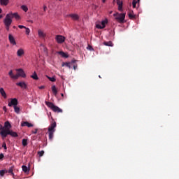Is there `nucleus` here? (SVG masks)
I'll return each instance as SVG.
<instances>
[{"instance_id": "obj_38", "label": "nucleus", "mask_w": 179, "mask_h": 179, "mask_svg": "<svg viewBox=\"0 0 179 179\" xmlns=\"http://www.w3.org/2000/svg\"><path fill=\"white\" fill-rule=\"evenodd\" d=\"M2 148H3V149L5 150H6V149H8V148L6 147V143H3V145H2Z\"/></svg>"}, {"instance_id": "obj_5", "label": "nucleus", "mask_w": 179, "mask_h": 179, "mask_svg": "<svg viewBox=\"0 0 179 179\" xmlns=\"http://www.w3.org/2000/svg\"><path fill=\"white\" fill-rule=\"evenodd\" d=\"M10 134V129H3L1 131V136L2 138V139H5V138H6V136H8V135H9Z\"/></svg>"}, {"instance_id": "obj_21", "label": "nucleus", "mask_w": 179, "mask_h": 179, "mask_svg": "<svg viewBox=\"0 0 179 179\" xmlns=\"http://www.w3.org/2000/svg\"><path fill=\"white\" fill-rule=\"evenodd\" d=\"M8 135H10L13 138H17L18 135L17 133L12 131L10 129V134Z\"/></svg>"}, {"instance_id": "obj_30", "label": "nucleus", "mask_w": 179, "mask_h": 179, "mask_svg": "<svg viewBox=\"0 0 179 179\" xmlns=\"http://www.w3.org/2000/svg\"><path fill=\"white\" fill-rule=\"evenodd\" d=\"M21 9H22L24 12H27V10H29V8H27V6H24V5H22L21 6Z\"/></svg>"}, {"instance_id": "obj_25", "label": "nucleus", "mask_w": 179, "mask_h": 179, "mask_svg": "<svg viewBox=\"0 0 179 179\" xmlns=\"http://www.w3.org/2000/svg\"><path fill=\"white\" fill-rule=\"evenodd\" d=\"M31 78H32V79L34 80H38V76H37V73H36V71H34V74L31 76Z\"/></svg>"}, {"instance_id": "obj_16", "label": "nucleus", "mask_w": 179, "mask_h": 179, "mask_svg": "<svg viewBox=\"0 0 179 179\" xmlns=\"http://www.w3.org/2000/svg\"><path fill=\"white\" fill-rule=\"evenodd\" d=\"M38 34L41 38H45V34L41 29L38 30Z\"/></svg>"}, {"instance_id": "obj_9", "label": "nucleus", "mask_w": 179, "mask_h": 179, "mask_svg": "<svg viewBox=\"0 0 179 179\" xmlns=\"http://www.w3.org/2000/svg\"><path fill=\"white\" fill-rule=\"evenodd\" d=\"M107 23H108V21H107V20L101 21V24H96V29H104V27H106V24H107Z\"/></svg>"}, {"instance_id": "obj_2", "label": "nucleus", "mask_w": 179, "mask_h": 179, "mask_svg": "<svg viewBox=\"0 0 179 179\" xmlns=\"http://www.w3.org/2000/svg\"><path fill=\"white\" fill-rule=\"evenodd\" d=\"M55 128H57V122H53L48 127V132L49 135V140L52 141L54 138V132H55Z\"/></svg>"}, {"instance_id": "obj_51", "label": "nucleus", "mask_w": 179, "mask_h": 179, "mask_svg": "<svg viewBox=\"0 0 179 179\" xmlns=\"http://www.w3.org/2000/svg\"><path fill=\"white\" fill-rule=\"evenodd\" d=\"M0 13H2V8H0Z\"/></svg>"}, {"instance_id": "obj_3", "label": "nucleus", "mask_w": 179, "mask_h": 179, "mask_svg": "<svg viewBox=\"0 0 179 179\" xmlns=\"http://www.w3.org/2000/svg\"><path fill=\"white\" fill-rule=\"evenodd\" d=\"M113 16L118 23H125V13H114Z\"/></svg>"}, {"instance_id": "obj_34", "label": "nucleus", "mask_w": 179, "mask_h": 179, "mask_svg": "<svg viewBox=\"0 0 179 179\" xmlns=\"http://www.w3.org/2000/svg\"><path fill=\"white\" fill-rule=\"evenodd\" d=\"M87 49L89 50L90 51H94V49H93V47H92V45H87Z\"/></svg>"}, {"instance_id": "obj_13", "label": "nucleus", "mask_w": 179, "mask_h": 179, "mask_svg": "<svg viewBox=\"0 0 179 179\" xmlns=\"http://www.w3.org/2000/svg\"><path fill=\"white\" fill-rule=\"evenodd\" d=\"M8 40L10 43V44H13V45H16V41H15V38L12 34L8 35Z\"/></svg>"}, {"instance_id": "obj_52", "label": "nucleus", "mask_w": 179, "mask_h": 179, "mask_svg": "<svg viewBox=\"0 0 179 179\" xmlns=\"http://www.w3.org/2000/svg\"><path fill=\"white\" fill-rule=\"evenodd\" d=\"M29 23H33V20H29Z\"/></svg>"}, {"instance_id": "obj_55", "label": "nucleus", "mask_w": 179, "mask_h": 179, "mask_svg": "<svg viewBox=\"0 0 179 179\" xmlns=\"http://www.w3.org/2000/svg\"><path fill=\"white\" fill-rule=\"evenodd\" d=\"M140 0H138V2H139Z\"/></svg>"}, {"instance_id": "obj_6", "label": "nucleus", "mask_w": 179, "mask_h": 179, "mask_svg": "<svg viewBox=\"0 0 179 179\" xmlns=\"http://www.w3.org/2000/svg\"><path fill=\"white\" fill-rule=\"evenodd\" d=\"M55 40L58 44H62L65 41V36L62 35H57Z\"/></svg>"}, {"instance_id": "obj_50", "label": "nucleus", "mask_w": 179, "mask_h": 179, "mask_svg": "<svg viewBox=\"0 0 179 179\" xmlns=\"http://www.w3.org/2000/svg\"><path fill=\"white\" fill-rule=\"evenodd\" d=\"M2 17H3V16H2V15H0V19H2Z\"/></svg>"}, {"instance_id": "obj_19", "label": "nucleus", "mask_w": 179, "mask_h": 179, "mask_svg": "<svg viewBox=\"0 0 179 179\" xmlns=\"http://www.w3.org/2000/svg\"><path fill=\"white\" fill-rule=\"evenodd\" d=\"M69 16L70 17H71V19H73V20H79V15H78L76 14H70Z\"/></svg>"}, {"instance_id": "obj_46", "label": "nucleus", "mask_w": 179, "mask_h": 179, "mask_svg": "<svg viewBox=\"0 0 179 179\" xmlns=\"http://www.w3.org/2000/svg\"><path fill=\"white\" fill-rule=\"evenodd\" d=\"M59 54H61L63 57H65V52H59Z\"/></svg>"}, {"instance_id": "obj_35", "label": "nucleus", "mask_w": 179, "mask_h": 179, "mask_svg": "<svg viewBox=\"0 0 179 179\" xmlns=\"http://www.w3.org/2000/svg\"><path fill=\"white\" fill-rule=\"evenodd\" d=\"M48 78L49 80H50V82H55L57 80L54 77H48Z\"/></svg>"}, {"instance_id": "obj_53", "label": "nucleus", "mask_w": 179, "mask_h": 179, "mask_svg": "<svg viewBox=\"0 0 179 179\" xmlns=\"http://www.w3.org/2000/svg\"><path fill=\"white\" fill-rule=\"evenodd\" d=\"M13 29H16V26H13Z\"/></svg>"}, {"instance_id": "obj_48", "label": "nucleus", "mask_w": 179, "mask_h": 179, "mask_svg": "<svg viewBox=\"0 0 179 179\" xmlns=\"http://www.w3.org/2000/svg\"><path fill=\"white\" fill-rule=\"evenodd\" d=\"M3 111H6V106H3Z\"/></svg>"}, {"instance_id": "obj_28", "label": "nucleus", "mask_w": 179, "mask_h": 179, "mask_svg": "<svg viewBox=\"0 0 179 179\" xmlns=\"http://www.w3.org/2000/svg\"><path fill=\"white\" fill-rule=\"evenodd\" d=\"M8 173H9V174L11 176H15V173H13V166L9 168Z\"/></svg>"}, {"instance_id": "obj_8", "label": "nucleus", "mask_w": 179, "mask_h": 179, "mask_svg": "<svg viewBox=\"0 0 179 179\" xmlns=\"http://www.w3.org/2000/svg\"><path fill=\"white\" fill-rule=\"evenodd\" d=\"M18 102H17V99L16 98H13L10 99V101L8 102V107H12L13 106V107L17 106Z\"/></svg>"}, {"instance_id": "obj_7", "label": "nucleus", "mask_w": 179, "mask_h": 179, "mask_svg": "<svg viewBox=\"0 0 179 179\" xmlns=\"http://www.w3.org/2000/svg\"><path fill=\"white\" fill-rule=\"evenodd\" d=\"M75 62H76V60H72L71 62H63L62 66H66V68L71 69Z\"/></svg>"}, {"instance_id": "obj_11", "label": "nucleus", "mask_w": 179, "mask_h": 179, "mask_svg": "<svg viewBox=\"0 0 179 179\" xmlns=\"http://www.w3.org/2000/svg\"><path fill=\"white\" fill-rule=\"evenodd\" d=\"M8 75H9L10 78H11V79H15V80L19 79V77L20 76L17 73L16 75H14L13 71H12V70H10L8 72Z\"/></svg>"}, {"instance_id": "obj_26", "label": "nucleus", "mask_w": 179, "mask_h": 179, "mask_svg": "<svg viewBox=\"0 0 179 179\" xmlns=\"http://www.w3.org/2000/svg\"><path fill=\"white\" fill-rule=\"evenodd\" d=\"M128 16L129 19H135V17H136V16L134 14V11L129 13Z\"/></svg>"}, {"instance_id": "obj_18", "label": "nucleus", "mask_w": 179, "mask_h": 179, "mask_svg": "<svg viewBox=\"0 0 179 179\" xmlns=\"http://www.w3.org/2000/svg\"><path fill=\"white\" fill-rule=\"evenodd\" d=\"M4 128L6 129H10V128H12V124H10L9 121L5 122Z\"/></svg>"}, {"instance_id": "obj_49", "label": "nucleus", "mask_w": 179, "mask_h": 179, "mask_svg": "<svg viewBox=\"0 0 179 179\" xmlns=\"http://www.w3.org/2000/svg\"><path fill=\"white\" fill-rule=\"evenodd\" d=\"M103 3H106V0H102Z\"/></svg>"}, {"instance_id": "obj_33", "label": "nucleus", "mask_w": 179, "mask_h": 179, "mask_svg": "<svg viewBox=\"0 0 179 179\" xmlns=\"http://www.w3.org/2000/svg\"><path fill=\"white\" fill-rule=\"evenodd\" d=\"M38 155L40 157H43L44 155V150L38 151Z\"/></svg>"}, {"instance_id": "obj_54", "label": "nucleus", "mask_w": 179, "mask_h": 179, "mask_svg": "<svg viewBox=\"0 0 179 179\" xmlns=\"http://www.w3.org/2000/svg\"><path fill=\"white\" fill-rule=\"evenodd\" d=\"M62 94V97H64V94Z\"/></svg>"}, {"instance_id": "obj_56", "label": "nucleus", "mask_w": 179, "mask_h": 179, "mask_svg": "<svg viewBox=\"0 0 179 179\" xmlns=\"http://www.w3.org/2000/svg\"><path fill=\"white\" fill-rule=\"evenodd\" d=\"M110 13H113V12H110Z\"/></svg>"}, {"instance_id": "obj_44", "label": "nucleus", "mask_w": 179, "mask_h": 179, "mask_svg": "<svg viewBox=\"0 0 179 179\" xmlns=\"http://www.w3.org/2000/svg\"><path fill=\"white\" fill-rule=\"evenodd\" d=\"M43 10H44V12H45V10H47V6H45V5L43 6Z\"/></svg>"}, {"instance_id": "obj_24", "label": "nucleus", "mask_w": 179, "mask_h": 179, "mask_svg": "<svg viewBox=\"0 0 179 179\" xmlns=\"http://www.w3.org/2000/svg\"><path fill=\"white\" fill-rule=\"evenodd\" d=\"M103 45H106V47H113L114 45V44L111 41L104 42Z\"/></svg>"}, {"instance_id": "obj_57", "label": "nucleus", "mask_w": 179, "mask_h": 179, "mask_svg": "<svg viewBox=\"0 0 179 179\" xmlns=\"http://www.w3.org/2000/svg\"><path fill=\"white\" fill-rule=\"evenodd\" d=\"M0 135H1V131H0Z\"/></svg>"}, {"instance_id": "obj_29", "label": "nucleus", "mask_w": 179, "mask_h": 179, "mask_svg": "<svg viewBox=\"0 0 179 179\" xmlns=\"http://www.w3.org/2000/svg\"><path fill=\"white\" fill-rule=\"evenodd\" d=\"M22 171H24V173H27L29 171V168H27L25 165H23L22 166Z\"/></svg>"}, {"instance_id": "obj_37", "label": "nucleus", "mask_w": 179, "mask_h": 179, "mask_svg": "<svg viewBox=\"0 0 179 179\" xmlns=\"http://www.w3.org/2000/svg\"><path fill=\"white\" fill-rule=\"evenodd\" d=\"M136 3H137L136 0H133L132 5L134 8H136Z\"/></svg>"}, {"instance_id": "obj_23", "label": "nucleus", "mask_w": 179, "mask_h": 179, "mask_svg": "<svg viewBox=\"0 0 179 179\" xmlns=\"http://www.w3.org/2000/svg\"><path fill=\"white\" fill-rule=\"evenodd\" d=\"M52 92H53L55 96H57V94L58 93V90H57V87H55V85L52 86Z\"/></svg>"}, {"instance_id": "obj_40", "label": "nucleus", "mask_w": 179, "mask_h": 179, "mask_svg": "<svg viewBox=\"0 0 179 179\" xmlns=\"http://www.w3.org/2000/svg\"><path fill=\"white\" fill-rule=\"evenodd\" d=\"M3 157H4L3 154V153H1V154H0V160H2V159H3Z\"/></svg>"}, {"instance_id": "obj_27", "label": "nucleus", "mask_w": 179, "mask_h": 179, "mask_svg": "<svg viewBox=\"0 0 179 179\" xmlns=\"http://www.w3.org/2000/svg\"><path fill=\"white\" fill-rule=\"evenodd\" d=\"M13 107L15 113H16V114H19L20 113V108H19L17 106Z\"/></svg>"}, {"instance_id": "obj_15", "label": "nucleus", "mask_w": 179, "mask_h": 179, "mask_svg": "<svg viewBox=\"0 0 179 179\" xmlns=\"http://www.w3.org/2000/svg\"><path fill=\"white\" fill-rule=\"evenodd\" d=\"M117 5L118 6V10L122 12V1L121 0H116Z\"/></svg>"}, {"instance_id": "obj_43", "label": "nucleus", "mask_w": 179, "mask_h": 179, "mask_svg": "<svg viewBox=\"0 0 179 179\" xmlns=\"http://www.w3.org/2000/svg\"><path fill=\"white\" fill-rule=\"evenodd\" d=\"M73 67L74 70H76V69L78 68V64H74Z\"/></svg>"}, {"instance_id": "obj_36", "label": "nucleus", "mask_w": 179, "mask_h": 179, "mask_svg": "<svg viewBox=\"0 0 179 179\" xmlns=\"http://www.w3.org/2000/svg\"><path fill=\"white\" fill-rule=\"evenodd\" d=\"M25 30H26L25 31L26 34H27V36H29L30 34V29L26 27Z\"/></svg>"}, {"instance_id": "obj_1", "label": "nucleus", "mask_w": 179, "mask_h": 179, "mask_svg": "<svg viewBox=\"0 0 179 179\" xmlns=\"http://www.w3.org/2000/svg\"><path fill=\"white\" fill-rule=\"evenodd\" d=\"M13 17H15L16 20H20V15H19L17 13H10L6 15V17L3 20L5 26H10Z\"/></svg>"}, {"instance_id": "obj_31", "label": "nucleus", "mask_w": 179, "mask_h": 179, "mask_svg": "<svg viewBox=\"0 0 179 179\" xmlns=\"http://www.w3.org/2000/svg\"><path fill=\"white\" fill-rule=\"evenodd\" d=\"M5 173H8V171L1 170L0 171V176H1V177H3V176H5Z\"/></svg>"}, {"instance_id": "obj_22", "label": "nucleus", "mask_w": 179, "mask_h": 179, "mask_svg": "<svg viewBox=\"0 0 179 179\" xmlns=\"http://www.w3.org/2000/svg\"><path fill=\"white\" fill-rule=\"evenodd\" d=\"M1 5L6 6L9 3V0H0Z\"/></svg>"}, {"instance_id": "obj_32", "label": "nucleus", "mask_w": 179, "mask_h": 179, "mask_svg": "<svg viewBox=\"0 0 179 179\" xmlns=\"http://www.w3.org/2000/svg\"><path fill=\"white\" fill-rule=\"evenodd\" d=\"M22 145L27 146V139H22Z\"/></svg>"}, {"instance_id": "obj_17", "label": "nucleus", "mask_w": 179, "mask_h": 179, "mask_svg": "<svg viewBox=\"0 0 179 179\" xmlns=\"http://www.w3.org/2000/svg\"><path fill=\"white\" fill-rule=\"evenodd\" d=\"M17 57H22V55H24V50L22 48L19 49L17 51Z\"/></svg>"}, {"instance_id": "obj_12", "label": "nucleus", "mask_w": 179, "mask_h": 179, "mask_svg": "<svg viewBox=\"0 0 179 179\" xmlns=\"http://www.w3.org/2000/svg\"><path fill=\"white\" fill-rule=\"evenodd\" d=\"M16 71L17 72V73L21 76V78H24L26 76V73H24V71H23L22 69H17Z\"/></svg>"}, {"instance_id": "obj_4", "label": "nucleus", "mask_w": 179, "mask_h": 179, "mask_svg": "<svg viewBox=\"0 0 179 179\" xmlns=\"http://www.w3.org/2000/svg\"><path fill=\"white\" fill-rule=\"evenodd\" d=\"M45 104L49 107V108H51L54 113H62V109L54 105L52 102L46 101Z\"/></svg>"}, {"instance_id": "obj_41", "label": "nucleus", "mask_w": 179, "mask_h": 179, "mask_svg": "<svg viewBox=\"0 0 179 179\" xmlns=\"http://www.w3.org/2000/svg\"><path fill=\"white\" fill-rule=\"evenodd\" d=\"M18 27H19V29H26V27H24L23 25H19Z\"/></svg>"}, {"instance_id": "obj_20", "label": "nucleus", "mask_w": 179, "mask_h": 179, "mask_svg": "<svg viewBox=\"0 0 179 179\" xmlns=\"http://www.w3.org/2000/svg\"><path fill=\"white\" fill-rule=\"evenodd\" d=\"M0 94L4 99H6V92H5V90H3L2 87L0 88Z\"/></svg>"}, {"instance_id": "obj_10", "label": "nucleus", "mask_w": 179, "mask_h": 179, "mask_svg": "<svg viewBox=\"0 0 179 179\" xmlns=\"http://www.w3.org/2000/svg\"><path fill=\"white\" fill-rule=\"evenodd\" d=\"M16 86H19L20 87H21V89H24L25 90H27V84H26L24 81L17 83Z\"/></svg>"}, {"instance_id": "obj_39", "label": "nucleus", "mask_w": 179, "mask_h": 179, "mask_svg": "<svg viewBox=\"0 0 179 179\" xmlns=\"http://www.w3.org/2000/svg\"><path fill=\"white\" fill-rule=\"evenodd\" d=\"M38 131V129H35L34 130L31 131V133L36 134H37Z\"/></svg>"}, {"instance_id": "obj_42", "label": "nucleus", "mask_w": 179, "mask_h": 179, "mask_svg": "<svg viewBox=\"0 0 179 179\" xmlns=\"http://www.w3.org/2000/svg\"><path fill=\"white\" fill-rule=\"evenodd\" d=\"M5 26H6V30H8V31H9V27H10V25H5Z\"/></svg>"}, {"instance_id": "obj_45", "label": "nucleus", "mask_w": 179, "mask_h": 179, "mask_svg": "<svg viewBox=\"0 0 179 179\" xmlns=\"http://www.w3.org/2000/svg\"><path fill=\"white\" fill-rule=\"evenodd\" d=\"M3 129H5V127L0 124V131H2Z\"/></svg>"}, {"instance_id": "obj_14", "label": "nucleus", "mask_w": 179, "mask_h": 179, "mask_svg": "<svg viewBox=\"0 0 179 179\" xmlns=\"http://www.w3.org/2000/svg\"><path fill=\"white\" fill-rule=\"evenodd\" d=\"M21 127H27L28 128H31V127H34V125L31 123H29V122H22L21 123Z\"/></svg>"}, {"instance_id": "obj_47", "label": "nucleus", "mask_w": 179, "mask_h": 179, "mask_svg": "<svg viewBox=\"0 0 179 179\" xmlns=\"http://www.w3.org/2000/svg\"><path fill=\"white\" fill-rule=\"evenodd\" d=\"M44 88H45V87L43 85L38 87V89H41V90H43Z\"/></svg>"}]
</instances>
